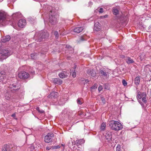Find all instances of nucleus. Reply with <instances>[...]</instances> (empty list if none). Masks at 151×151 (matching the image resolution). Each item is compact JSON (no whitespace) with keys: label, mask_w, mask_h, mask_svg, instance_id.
<instances>
[{"label":"nucleus","mask_w":151,"mask_h":151,"mask_svg":"<svg viewBox=\"0 0 151 151\" xmlns=\"http://www.w3.org/2000/svg\"><path fill=\"white\" fill-rule=\"evenodd\" d=\"M102 86H100L98 87V91H100L102 90Z\"/></svg>","instance_id":"nucleus-38"},{"label":"nucleus","mask_w":151,"mask_h":151,"mask_svg":"<svg viewBox=\"0 0 151 151\" xmlns=\"http://www.w3.org/2000/svg\"><path fill=\"white\" fill-rule=\"evenodd\" d=\"M103 12V9L102 8H100L99 10V12L102 13Z\"/></svg>","instance_id":"nucleus-41"},{"label":"nucleus","mask_w":151,"mask_h":151,"mask_svg":"<svg viewBox=\"0 0 151 151\" xmlns=\"http://www.w3.org/2000/svg\"><path fill=\"white\" fill-rule=\"evenodd\" d=\"M15 14H13V16H14V15H15Z\"/></svg>","instance_id":"nucleus-52"},{"label":"nucleus","mask_w":151,"mask_h":151,"mask_svg":"<svg viewBox=\"0 0 151 151\" xmlns=\"http://www.w3.org/2000/svg\"><path fill=\"white\" fill-rule=\"evenodd\" d=\"M73 73H72V76L73 78H75L76 76V72L75 70H74L73 71H72Z\"/></svg>","instance_id":"nucleus-34"},{"label":"nucleus","mask_w":151,"mask_h":151,"mask_svg":"<svg viewBox=\"0 0 151 151\" xmlns=\"http://www.w3.org/2000/svg\"><path fill=\"white\" fill-rule=\"evenodd\" d=\"M146 96L147 95L146 92H139L138 93L137 97L138 100L139 101V99H142V101L145 104H146L147 102Z\"/></svg>","instance_id":"nucleus-5"},{"label":"nucleus","mask_w":151,"mask_h":151,"mask_svg":"<svg viewBox=\"0 0 151 151\" xmlns=\"http://www.w3.org/2000/svg\"><path fill=\"white\" fill-rule=\"evenodd\" d=\"M108 124L111 129L116 131L119 130L123 128V126L121 123L114 120L109 121Z\"/></svg>","instance_id":"nucleus-2"},{"label":"nucleus","mask_w":151,"mask_h":151,"mask_svg":"<svg viewBox=\"0 0 151 151\" xmlns=\"http://www.w3.org/2000/svg\"><path fill=\"white\" fill-rule=\"evenodd\" d=\"M53 137V134L52 133H49L45 136L44 141L45 142L47 143L50 142L52 141Z\"/></svg>","instance_id":"nucleus-8"},{"label":"nucleus","mask_w":151,"mask_h":151,"mask_svg":"<svg viewBox=\"0 0 151 151\" xmlns=\"http://www.w3.org/2000/svg\"><path fill=\"white\" fill-rule=\"evenodd\" d=\"M52 149H57L60 148V146H54L52 147Z\"/></svg>","instance_id":"nucleus-39"},{"label":"nucleus","mask_w":151,"mask_h":151,"mask_svg":"<svg viewBox=\"0 0 151 151\" xmlns=\"http://www.w3.org/2000/svg\"><path fill=\"white\" fill-rule=\"evenodd\" d=\"M106 16H107V15H106L105 16H104V17H106Z\"/></svg>","instance_id":"nucleus-53"},{"label":"nucleus","mask_w":151,"mask_h":151,"mask_svg":"<svg viewBox=\"0 0 151 151\" xmlns=\"http://www.w3.org/2000/svg\"><path fill=\"white\" fill-rule=\"evenodd\" d=\"M97 88V87L96 86V84H95L93 86L91 87V89H95Z\"/></svg>","instance_id":"nucleus-40"},{"label":"nucleus","mask_w":151,"mask_h":151,"mask_svg":"<svg viewBox=\"0 0 151 151\" xmlns=\"http://www.w3.org/2000/svg\"><path fill=\"white\" fill-rule=\"evenodd\" d=\"M36 109L40 113H43L44 112V110H40L39 107H37Z\"/></svg>","instance_id":"nucleus-33"},{"label":"nucleus","mask_w":151,"mask_h":151,"mask_svg":"<svg viewBox=\"0 0 151 151\" xmlns=\"http://www.w3.org/2000/svg\"><path fill=\"white\" fill-rule=\"evenodd\" d=\"M106 123L104 122L102 123L101 124L100 128L101 130H104L106 128Z\"/></svg>","instance_id":"nucleus-27"},{"label":"nucleus","mask_w":151,"mask_h":151,"mask_svg":"<svg viewBox=\"0 0 151 151\" xmlns=\"http://www.w3.org/2000/svg\"><path fill=\"white\" fill-rule=\"evenodd\" d=\"M0 54L4 57V58H6L11 55L10 50L8 48L2 49L0 50Z\"/></svg>","instance_id":"nucleus-6"},{"label":"nucleus","mask_w":151,"mask_h":151,"mask_svg":"<svg viewBox=\"0 0 151 151\" xmlns=\"http://www.w3.org/2000/svg\"><path fill=\"white\" fill-rule=\"evenodd\" d=\"M58 94V93L57 92H52L48 96V97L49 98H55L57 97Z\"/></svg>","instance_id":"nucleus-18"},{"label":"nucleus","mask_w":151,"mask_h":151,"mask_svg":"<svg viewBox=\"0 0 151 151\" xmlns=\"http://www.w3.org/2000/svg\"><path fill=\"white\" fill-rule=\"evenodd\" d=\"M7 77L4 72H1L0 73V81H2L3 83L6 82Z\"/></svg>","instance_id":"nucleus-11"},{"label":"nucleus","mask_w":151,"mask_h":151,"mask_svg":"<svg viewBox=\"0 0 151 151\" xmlns=\"http://www.w3.org/2000/svg\"><path fill=\"white\" fill-rule=\"evenodd\" d=\"M87 73L89 76L95 77L96 75V72L93 69H88L87 70Z\"/></svg>","instance_id":"nucleus-15"},{"label":"nucleus","mask_w":151,"mask_h":151,"mask_svg":"<svg viewBox=\"0 0 151 151\" xmlns=\"http://www.w3.org/2000/svg\"><path fill=\"white\" fill-rule=\"evenodd\" d=\"M66 47L68 49H70L71 51L73 50V49L69 45H67L66 46Z\"/></svg>","instance_id":"nucleus-37"},{"label":"nucleus","mask_w":151,"mask_h":151,"mask_svg":"<svg viewBox=\"0 0 151 151\" xmlns=\"http://www.w3.org/2000/svg\"><path fill=\"white\" fill-rule=\"evenodd\" d=\"M50 12H51V13L52 12V11H50Z\"/></svg>","instance_id":"nucleus-54"},{"label":"nucleus","mask_w":151,"mask_h":151,"mask_svg":"<svg viewBox=\"0 0 151 151\" xmlns=\"http://www.w3.org/2000/svg\"><path fill=\"white\" fill-rule=\"evenodd\" d=\"M52 81L55 84L61 85L62 83V81L59 78H53Z\"/></svg>","instance_id":"nucleus-16"},{"label":"nucleus","mask_w":151,"mask_h":151,"mask_svg":"<svg viewBox=\"0 0 151 151\" xmlns=\"http://www.w3.org/2000/svg\"><path fill=\"white\" fill-rule=\"evenodd\" d=\"M83 99L82 98H78L77 100V102L78 104L81 105L83 103Z\"/></svg>","instance_id":"nucleus-26"},{"label":"nucleus","mask_w":151,"mask_h":151,"mask_svg":"<svg viewBox=\"0 0 151 151\" xmlns=\"http://www.w3.org/2000/svg\"><path fill=\"white\" fill-rule=\"evenodd\" d=\"M54 35H55V38H58L59 37L58 33L57 31H54Z\"/></svg>","instance_id":"nucleus-31"},{"label":"nucleus","mask_w":151,"mask_h":151,"mask_svg":"<svg viewBox=\"0 0 151 151\" xmlns=\"http://www.w3.org/2000/svg\"><path fill=\"white\" fill-rule=\"evenodd\" d=\"M113 13L116 15H117L119 13V10L117 9H114L113 11Z\"/></svg>","instance_id":"nucleus-29"},{"label":"nucleus","mask_w":151,"mask_h":151,"mask_svg":"<svg viewBox=\"0 0 151 151\" xmlns=\"http://www.w3.org/2000/svg\"><path fill=\"white\" fill-rule=\"evenodd\" d=\"M1 45H2V43H1V41H0V47H1Z\"/></svg>","instance_id":"nucleus-49"},{"label":"nucleus","mask_w":151,"mask_h":151,"mask_svg":"<svg viewBox=\"0 0 151 151\" xmlns=\"http://www.w3.org/2000/svg\"><path fill=\"white\" fill-rule=\"evenodd\" d=\"M68 73L67 72L63 71L59 73L58 76L60 78H63L67 77L68 76Z\"/></svg>","instance_id":"nucleus-19"},{"label":"nucleus","mask_w":151,"mask_h":151,"mask_svg":"<svg viewBox=\"0 0 151 151\" xmlns=\"http://www.w3.org/2000/svg\"><path fill=\"white\" fill-rule=\"evenodd\" d=\"M140 78L139 76H137L134 79V83L137 86L139 85L140 82Z\"/></svg>","instance_id":"nucleus-25"},{"label":"nucleus","mask_w":151,"mask_h":151,"mask_svg":"<svg viewBox=\"0 0 151 151\" xmlns=\"http://www.w3.org/2000/svg\"><path fill=\"white\" fill-rule=\"evenodd\" d=\"M122 83L125 86H126L127 85V82L124 79L122 80Z\"/></svg>","instance_id":"nucleus-36"},{"label":"nucleus","mask_w":151,"mask_h":151,"mask_svg":"<svg viewBox=\"0 0 151 151\" xmlns=\"http://www.w3.org/2000/svg\"><path fill=\"white\" fill-rule=\"evenodd\" d=\"M116 151H124L123 148H121L120 146L118 145L116 148Z\"/></svg>","instance_id":"nucleus-28"},{"label":"nucleus","mask_w":151,"mask_h":151,"mask_svg":"<svg viewBox=\"0 0 151 151\" xmlns=\"http://www.w3.org/2000/svg\"><path fill=\"white\" fill-rule=\"evenodd\" d=\"M101 99V101H102V103L104 104L106 102V101L105 100V98L103 97L102 96H101L100 97Z\"/></svg>","instance_id":"nucleus-32"},{"label":"nucleus","mask_w":151,"mask_h":151,"mask_svg":"<svg viewBox=\"0 0 151 151\" xmlns=\"http://www.w3.org/2000/svg\"><path fill=\"white\" fill-rule=\"evenodd\" d=\"M109 70L105 69L102 70L100 69L99 73L101 74V76L104 77L103 78L107 79L109 76Z\"/></svg>","instance_id":"nucleus-7"},{"label":"nucleus","mask_w":151,"mask_h":151,"mask_svg":"<svg viewBox=\"0 0 151 151\" xmlns=\"http://www.w3.org/2000/svg\"><path fill=\"white\" fill-rule=\"evenodd\" d=\"M49 34L46 31H42L39 33H36L34 36L35 39L37 42H40L44 39L47 38L49 36Z\"/></svg>","instance_id":"nucleus-3"},{"label":"nucleus","mask_w":151,"mask_h":151,"mask_svg":"<svg viewBox=\"0 0 151 151\" xmlns=\"http://www.w3.org/2000/svg\"><path fill=\"white\" fill-rule=\"evenodd\" d=\"M80 40L81 41H84L85 40L84 39L83 37H81L80 38Z\"/></svg>","instance_id":"nucleus-43"},{"label":"nucleus","mask_w":151,"mask_h":151,"mask_svg":"<svg viewBox=\"0 0 151 151\" xmlns=\"http://www.w3.org/2000/svg\"><path fill=\"white\" fill-rule=\"evenodd\" d=\"M51 148L49 147H47L46 148V150H49Z\"/></svg>","instance_id":"nucleus-44"},{"label":"nucleus","mask_w":151,"mask_h":151,"mask_svg":"<svg viewBox=\"0 0 151 151\" xmlns=\"http://www.w3.org/2000/svg\"><path fill=\"white\" fill-rule=\"evenodd\" d=\"M18 76L19 78L24 79L29 77V74L25 71H22L18 74Z\"/></svg>","instance_id":"nucleus-9"},{"label":"nucleus","mask_w":151,"mask_h":151,"mask_svg":"<svg viewBox=\"0 0 151 151\" xmlns=\"http://www.w3.org/2000/svg\"><path fill=\"white\" fill-rule=\"evenodd\" d=\"M14 24V22L7 19L6 13L4 12H0V26H5L8 24L12 25Z\"/></svg>","instance_id":"nucleus-1"},{"label":"nucleus","mask_w":151,"mask_h":151,"mask_svg":"<svg viewBox=\"0 0 151 151\" xmlns=\"http://www.w3.org/2000/svg\"><path fill=\"white\" fill-rule=\"evenodd\" d=\"M106 139L108 141H110L112 139V133L109 131L106 132L105 135Z\"/></svg>","instance_id":"nucleus-17"},{"label":"nucleus","mask_w":151,"mask_h":151,"mask_svg":"<svg viewBox=\"0 0 151 151\" xmlns=\"http://www.w3.org/2000/svg\"><path fill=\"white\" fill-rule=\"evenodd\" d=\"M36 54H32L31 55V57L32 59H35L36 57Z\"/></svg>","instance_id":"nucleus-35"},{"label":"nucleus","mask_w":151,"mask_h":151,"mask_svg":"<svg viewBox=\"0 0 151 151\" xmlns=\"http://www.w3.org/2000/svg\"><path fill=\"white\" fill-rule=\"evenodd\" d=\"M29 72H30L32 74V75H33L35 74V71L34 70L31 71V70H29Z\"/></svg>","instance_id":"nucleus-42"},{"label":"nucleus","mask_w":151,"mask_h":151,"mask_svg":"<svg viewBox=\"0 0 151 151\" xmlns=\"http://www.w3.org/2000/svg\"><path fill=\"white\" fill-rule=\"evenodd\" d=\"M49 22L52 24H55L57 23V19L54 15L50 14Z\"/></svg>","instance_id":"nucleus-10"},{"label":"nucleus","mask_w":151,"mask_h":151,"mask_svg":"<svg viewBox=\"0 0 151 151\" xmlns=\"http://www.w3.org/2000/svg\"><path fill=\"white\" fill-rule=\"evenodd\" d=\"M12 117H14L15 116V115L14 114H12Z\"/></svg>","instance_id":"nucleus-47"},{"label":"nucleus","mask_w":151,"mask_h":151,"mask_svg":"<svg viewBox=\"0 0 151 151\" xmlns=\"http://www.w3.org/2000/svg\"><path fill=\"white\" fill-rule=\"evenodd\" d=\"M18 24L19 27L23 28L26 24V21L24 19H20L19 21Z\"/></svg>","instance_id":"nucleus-14"},{"label":"nucleus","mask_w":151,"mask_h":151,"mask_svg":"<svg viewBox=\"0 0 151 151\" xmlns=\"http://www.w3.org/2000/svg\"><path fill=\"white\" fill-rule=\"evenodd\" d=\"M121 58H125V56L124 55H121Z\"/></svg>","instance_id":"nucleus-46"},{"label":"nucleus","mask_w":151,"mask_h":151,"mask_svg":"<svg viewBox=\"0 0 151 151\" xmlns=\"http://www.w3.org/2000/svg\"><path fill=\"white\" fill-rule=\"evenodd\" d=\"M86 82H88V80H86Z\"/></svg>","instance_id":"nucleus-50"},{"label":"nucleus","mask_w":151,"mask_h":151,"mask_svg":"<svg viewBox=\"0 0 151 151\" xmlns=\"http://www.w3.org/2000/svg\"><path fill=\"white\" fill-rule=\"evenodd\" d=\"M78 114L79 115H81L82 114V113H78Z\"/></svg>","instance_id":"nucleus-48"},{"label":"nucleus","mask_w":151,"mask_h":151,"mask_svg":"<svg viewBox=\"0 0 151 151\" xmlns=\"http://www.w3.org/2000/svg\"><path fill=\"white\" fill-rule=\"evenodd\" d=\"M100 24L99 22H97L94 24V29L96 31H98L101 29Z\"/></svg>","instance_id":"nucleus-24"},{"label":"nucleus","mask_w":151,"mask_h":151,"mask_svg":"<svg viewBox=\"0 0 151 151\" xmlns=\"http://www.w3.org/2000/svg\"><path fill=\"white\" fill-rule=\"evenodd\" d=\"M2 151H15L13 148L7 145H4V147L2 149Z\"/></svg>","instance_id":"nucleus-13"},{"label":"nucleus","mask_w":151,"mask_h":151,"mask_svg":"<svg viewBox=\"0 0 151 151\" xmlns=\"http://www.w3.org/2000/svg\"><path fill=\"white\" fill-rule=\"evenodd\" d=\"M5 97L7 100H13L18 99L19 96L14 93V91H8L5 93Z\"/></svg>","instance_id":"nucleus-4"},{"label":"nucleus","mask_w":151,"mask_h":151,"mask_svg":"<svg viewBox=\"0 0 151 151\" xmlns=\"http://www.w3.org/2000/svg\"><path fill=\"white\" fill-rule=\"evenodd\" d=\"M11 39L9 35L3 37L1 39V41L3 42H6L9 41Z\"/></svg>","instance_id":"nucleus-22"},{"label":"nucleus","mask_w":151,"mask_h":151,"mask_svg":"<svg viewBox=\"0 0 151 151\" xmlns=\"http://www.w3.org/2000/svg\"><path fill=\"white\" fill-rule=\"evenodd\" d=\"M84 141L83 139H80L78 140V141L77 142V144L79 145H81L83 143H84Z\"/></svg>","instance_id":"nucleus-30"},{"label":"nucleus","mask_w":151,"mask_h":151,"mask_svg":"<svg viewBox=\"0 0 151 151\" xmlns=\"http://www.w3.org/2000/svg\"><path fill=\"white\" fill-rule=\"evenodd\" d=\"M82 146L81 145H77L76 146L73 147V150L74 151H82Z\"/></svg>","instance_id":"nucleus-20"},{"label":"nucleus","mask_w":151,"mask_h":151,"mask_svg":"<svg viewBox=\"0 0 151 151\" xmlns=\"http://www.w3.org/2000/svg\"><path fill=\"white\" fill-rule=\"evenodd\" d=\"M83 29V28L82 27H75L73 29L74 32L79 33L81 32Z\"/></svg>","instance_id":"nucleus-21"},{"label":"nucleus","mask_w":151,"mask_h":151,"mask_svg":"<svg viewBox=\"0 0 151 151\" xmlns=\"http://www.w3.org/2000/svg\"><path fill=\"white\" fill-rule=\"evenodd\" d=\"M126 62L128 64L134 63V60L129 57H127L125 59Z\"/></svg>","instance_id":"nucleus-23"},{"label":"nucleus","mask_w":151,"mask_h":151,"mask_svg":"<svg viewBox=\"0 0 151 151\" xmlns=\"http://www.w3.org/2000/svg\"><path fill=\"white\" fill-rule=\"evenodd\" d=\"M9 88L11 89L10 91L14 92V93L16 94V92L20 88L19 87L17 86L15 83L11 84L9 86Z\"/></svg>","instance_id":"nucleus-12"},{"label":"nucleus","mask_w":151,"mask_h":151,"mask_svg":"<svg viewBox=\"0 0 151 151\" xmlns=\"http://www.w3.org/2000/svg\"><path fill=\"white\" fill-rule=\"evenodd\" d=\"M74 66L73 67V68L74 69V70H75V69L76 68L77 65H75V64H74Z\"/></svg>","instance_id":"nucleus-45"},{"label":"nucleus","mask_w":151,"mask_h":151,"mask_svg":"<svg viewBox=\"0 0 151 151\" xmlns=\"http://www.w3.org/2000/svg\"><path fill=\"white\" fill-rule=\"evenodd\" d=\"M150 95L151 96V89H150Z\"/></svg>","instance_id":"nucleus-51"}]
</instances>
